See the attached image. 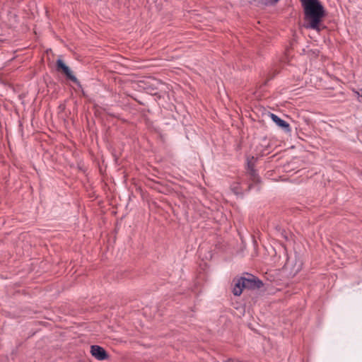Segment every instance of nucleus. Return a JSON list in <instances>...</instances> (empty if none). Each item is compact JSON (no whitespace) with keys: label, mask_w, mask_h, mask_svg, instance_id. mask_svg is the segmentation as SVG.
Here are the masks:
<instances>
[{"label":"nucleus","mask_w":362,"mask_h":362,"mask_svg":"<svg viewBox=\"0 0 362 362\" xmlns=\"http://www.w3.org/2000/svg\"><path fill=\"white\" fill-rule=\"evenodd\" d=\"M270 117L277 126L284 129L286 132L290 131L289 124L284 120L279 118L277 115L272 113L270 114Z\"/></svg>","instance_id":"5"},{"label":"nucleus","mask_w":362,"mask_h":362,"mask_svg":"<svg viewBox=\"0 0 362 362\" xmlns=\"http://www.w3.org/2000/svg\"><path fill=\"white\" fill-rule=\"evenodd\" d=\"M57 68L58 71H62L70 80L76 81V78L72 74L69 67L66 66L62 59L57 61Z\"/></svg>","instance_id":"3"},{"label":"nucleus","mask_w":362,"mask_h":362,"mask_svg":"<svg viewBox=\"0 0 362 362\" xmlns=\"http://www.w3.org/2000/svg\"><path fill=\"white\" fill-rule=\"evenodd\" d=\"M356 93L357 94L359 98V101L362 102V89L358 90V91L356 92Z\"/></svg>","instance_id":"8"},{"label":"nucleus","mask_w":362,"mask_h":362,"mask_svg":"<svg viewBox=\"0 0 362 362\" xmlns=\"http://www.w3.org/2000/svg\"><path fill=\"white\" fill-rule=\"evenodd\" d=\"M90 353L96 359L103 361L107 358V355L105 349L99 346L93 345L90 347Z\"/></svg>","instance_id":"4"},{"label":"nucleus","mask_w":362,"mask_h":362,"mask_svg":"<svg viewBox=\"0 0 362 362\" xmlns=\"http://www.w3.org/2000/svg\"><path fill=\"white\" fill-rule=\"evenodd\" d=\"M250 177L254 182H257L259 181V177L257 175L254 170H250Z\"/></svg>","instance_id":"6"},{"label":"nucleus","mask_w":362,"mask_h":362,"mask_svg":"<svg viewBox=\"0 0 362 362\" xmlns=\"http://www.w3.org/2000/svg\"><path fill=\"white\" fill-rule=\"evenodd\" d=\"M262 285L260 281H257L253 276L249 278L242 277L234 281L233 293L235 296H240L243 288H259Z\"/></svg>","instance_id":"2"},{"label":"nucleus","mask_w":362,"mask_h":362,"mask_svg":"<svg viewBox=\"0 0 362 362\" xmlns=\"http://www.w3.org/2000/svg\"><path fill=\"white\" fill-rule=\"evenodd\" d=\"M261 2L264 4H274L277 3L279 0H260Z\"/></svg>","instance_id":"7"},{"label":"nucleus","mask_w":362,"mask_h":362,"mask_svg":"<svg viewBox=\"0 0 362 362\" xmlns=\"http://www.w3.org/2000/svg\"><path fill=\"white\" fill-rule=\"evenodd\" d=\"M308 21L307 28L320 30V25L325 16L323 6L318 0H300Z\"/></svg>","instance_id":"1"}]
</instances>
